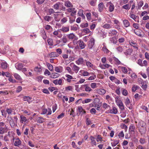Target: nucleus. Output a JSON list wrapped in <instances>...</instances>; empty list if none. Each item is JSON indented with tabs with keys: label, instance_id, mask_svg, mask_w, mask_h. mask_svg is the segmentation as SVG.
Returning <instances> with one entry per match:
<instances>
[{
	"label": "nucleus",
	"instance_id": "72a5a7b5",
	"mask_svg": "<svg viewBox=\"0 0 149 149\" xmlns=\"http://www.w3.org/2000/svg\"><path fill=\"white\" fill-rule=\"evenodd\" d=\"M78 25L77 24H76L73 26H71L70 27L72 30L75 31L78 29Z\"/></svg>",
	"mask_w": 149,
	"mask_h": 149
},
{
	"label": "nucleus",
	"instance_id": "338daca9",
	"mask_svg": "<svg viewBox=\"0 0 149 149\" xmlns=\"http://www.w3.org/2000/svg\"><path fill=\"white\" fill-rule=\"evenodd\" d=\"M55 70L57 72L60 73L62 71L61 69L58 67H55Z\"/></svg>",
	"mask_w": 149,
	"mask_h": 149
},
{
	"label": "nucleus",
	"instance_id": "1a4fd4ad",
	"mask_svg": "<svg viewBox=\"0 0 149 149\" xmlns=\"http://www.w3.org/2000/svg\"><path fill=\"white\" fill-rule=\"evenodd\" d=\"M53 82L55 85H61L62 84V80L61 79H59L58 80V79H56L53 81Z\"/></svg>",
	"mask_w": 149,
	"mask_h": 149
},
{
	"label": "nucleus",
	"instance_id": "7ed1b4c3",
	"mask_svg": "<svg viewBox=\"0 0 149 149\" xmlns=\"http://www.w3.org/2000/svg\"><path fill=\"white\" fill-rule=\"evenodd\" d=\"M95 40L93 38H91L90 39L88 44V46L89 49L92 48L95 44Z\"/></svg>",
	"mask_w": 149,
	"mask_h": 149
},
{
	"label": "nucleus",
	"instance_id": "393cba45",
	"mask_svg": "<svg viewBox=\"0 0 149 149\" xmlns=\"http://www.w3.org/2000/svg\"><path fill=\"white\" fill-rule=\"evenodd\" d=\"M123 22L124 25L125 27H127L130 26V23L127 20H124L123 21Z\"/></svg>",
	"mask_w": 149,
	"mask_h": 149
},
{
	"label": "nucleus",
	"instance_id": "603ef678",
	"mask_svg": "<svg viewBox=\"0 0 149 149\" xmlns=\"http://www.w3.org/2000/svg\"><path fill=\"white\" fill-rule=\"evenodd\" d=\"M86 123L87 125H88L92 124L91 120L88 118H87L86 120Z\"/></svg>",
	"mask_w": 149,
	"mask_h": 149
},
{
	"label": "nucleus",
	"instance_id": "8fccbe9b",
	"mask_svg": "<svg viewBox=\"0 0 149 149\" xmlns=\"http://www.w3.org/2000/svg\"><path fill=\"white\" fill-rule=\"evenodd\" d=\"M47 42L49 45H53V40L52 39L49 38L47 40Z\"/></svg>",
	"mask_w": 149,
	"mask_h": 149
},
{
	"label": "nucleus",
	"instance_id": "e2e57ef3",
	"mask_svg": "<svg viewBox=\"0 0 149 149\" xmlns=\"http://www.w3.org/2000/svg\"><path fill=\"white\" fill-rule=\"evenodd\" d=\"M66 69L68 71V72L70 74H72L73 72H72L71 68L69 67H66Z\"/></svg>",
	"mask_w": 149,
	"mask_h": 149
},
{
	"label": "nucleus",
	"instance_id": "49530a36",
	"mask_svg": "<svg viewBox=\"0 0 149 149\" xmlns=\"http://www.w3.org/2000/svg\"><path fill=\"white\" fill-rule=\"evenodd\" d=\"M47 65L48 68L49 69L50 71H52L53 70V66L51 64L49 63H47Z\"/></svg>",
	"mask_w": 149,
	"mask_h": 149
},
{
	"label": "nucleus",
	"instance_id": "b1692460",
	"mask_svg": "<svg viewBox=\"0 0 149 149\" xmlns=\"http://www.w3.org/2000/svg\"><path fill=\"white\" fill-rule=\"evenodd\" d=\"M45 119L42 117H39L37 119V122L39 123H41L45 121Z\"/></svg>",
	"mask_w": 149,
	"mask_h": 149
},
{
	"label": "nucleus",
	"instance_id": "f3484780",
	"mask_svg": "<svg viewBox=\"0 0 149 149\" xmlns=\"http://www.w3.org/2000/svg\"><path fill=\"white\" fill-rule=\"evenodd\" d=\"M49 57L50 58L57 57L58 56V55L56 52H53L49 54Z\"/></svg>",
	"mask_w": 149,
	"mask_h": 149
},
{
	"label": "nucleus",
	"instance_id": "dca6fc26",
	"mask_svg": "<svg viewBox=\"0 0 149 149\" xmlns=\"http://www.w3.org/2000/svg\"><path fill=\"white\" fill-rule=\"evenodd\" d=\"M43 18L45 21L49 22L52 20L53 17L49 16L46 15L43 17Z\"/></svg>",
	"mask_w": 149,
	"mask_h": 149
},
{
	"label": "nucleus",
	"instance_id": "20e7f679",
	"mask_svg": "<svg viewBox=\"0 0 149 149\" xmlns=\"http://www.w3.org/2000/svg\"><path fill=\"white\" fill-rule=\"evenodd\" d=\"M70 65L71 66H72V68L73 70L76 73H77L79 70V68L74 64L73 63H72Z\"/></svg>",
	"mask_w": 149,
	"mask_h": 149
},
{
	"label": "nucleus",
	"instance_id": "5701e85b",
	"mask_svg": "<svg viewBox=\"0 0 149 149\" xmlns=\"http://www.w3.org/2000/svg\"><path fill=\"white\" fill-rule=\"evenodd\" d=\"M112 26L111 24L106 23L103 25L102 27L106 29H110L112 28Z\"/></svg>",
	"mask_w": 149,
	"mask_h": 149
},
{
	"label": "nucleus",
	"instance_id": "c756f323",
	"mask_svg": "<svg viewBox=\"0 0 149 149\" xmlns=\"http://www.w3.org/2000/svg\"><path fill=\"white\" fill-rule=\"evenodd\" d=\"M7 63L6 62H3L1 64V67L3 69H5L7 67Z\"/></svg>",
	"mask_w": 149,
	"mask_h": 149
},
{
	"label": "nucleus",
	"instance_id": "f257e3e1",
	"mask_svg": "<svg viewBox=\"0 0 149 149\" xmlns=\"http://www.w3.org/2000/svg\"><path fill=\"white\" fill-rule=\"evenodd\" d=\"M53 8L56 10H60L64 11L65 10V7H64L63 5H61L60 2H58L55 4L53 6Z\"/></svg>",
	"mask_w": 149,
	"mask_h": 149
},
{
	"label": "nucleus",
	"instance_id": "13d9d810",
	"mask_svg": "<svg viewBox=\"0 0 149 149\" xmlns=\"http://www.w3.org/2000/svg\"><path fill=\"white\" fill-rule=\"evenodd\" d=\"M61 40L64 43H66L68 41L67 39L66 38V36H63Z\"/></svg>",
	"mask_w": 149,
	"mask_h": 149
},
{
	"label": "nucleus",
	"instance_id": "e433bc0d",
	"mask_svg": "<svg viewBox=\"0 0 149 149\" xmlns=\"http://www.w3.org/2000/svg\"><path fill=\"white\" fill-rule=\"evenodd\" d=\"M78 14L79 15L81 16L83 19L85 18V16L83 13V10H80L78 12Z\"/></svg>",
	"mask_w": 149,
	"mask_h": 149
},
{
	"label": "nucleus",
	"instance_id": "0e129e2a",
	"mask_svg": "<svg viewBox=\"0 0 149 149\" xmlns=\"http://www.w3.org/2000/svg\"><path fill=\"white\" fill-rule=\"evenodd\" d=\"M130 16L131 18H132L134 20L136 19V17H138V16H136L134 14H130Z\"/></svg>",
	"mask_w": 149,
	"mask_h": 149
},
{
	"label": "nucleus",
	"instance_id": "aec40b11",
	"mask_svg": "<svg viewBox=\"0 0 149 149\" xmlns=\"http://www.w3.org/2000/svg\"><path fill=\"white\" fill-rule=\"evenodd\" d=\"M68 38L70 39H72L74 38H76V36L73 33H70L67 35Z\"/></svg>",
	"mask_w": 149,
	"mask_h": 149
},
{
	"label": "nucleus",
	"instance_id": "a19ab883",
	"mask_svg": "<svg viewBox=\"0 0 149 149\" xmlns=\"http://www.w3.org/2000/svg\"><path fill=\"white\" fill-rule=\"evenodd\" d=\"M85 87V90L86 91H90L92 90L91 88L88 85L85 84L84 85Z\"/></svg>",
	"mask_w": 149,
	"mask_h": 149
},
{
	"label": "nucleus",
	"instance_id": "0eeeda50",
	"mask_svg": "<svg viewBox=\"0 0 149 149\" xmlns=\"http://www.w3.org/2000/svg\"><path fill=\"white\" fill-rule=\"evenodd\" d=\"M117 33V31L115 30H111L109 31V36L116 35Z\"/></svg>",
	"mask_w": 149,
	"mask_h": 149
},
{
	"label": "nucleus",
	"instance_id": "ddd939ff",
	"mask_svg": "<svg viewBox=\"0 0 149 149\" xmlns=\"http://www.w3.org/2000/svg\"><path fill=\"white\" fill-rule=\"evenodd\" d=\"M60 74H59L57 73L54 72L51 74L50 77L54 79L57 78L59 76Z\"/></svg>",
	"mask_w": 149,
	"mask_h": 149
},
{
	"label": "nucleus",
	"instance_id": "2eb2a0df",
	"mask_svg": "<svg viewBox=\"0 0 149 149\" xmlns=\"http://www.w3.org/2000/svg\"><path fill=\"white\" fill-rule=\"evenodd\" d=\"M20 121L21 123H23V122L26 123L27 121V120L26 117L23 115H21L20 116Z\"/></svg>",
	"mask_w": 149,
	"mask_h": 149
},
{
	"label": "nucleus",
	"instance_id": "5fc2aeb1",
	"mask_svg": "<svg viewBox=\"0 0 149 149\" xmlns=\"http://www.w3.org/2000/svg\"><path fill=\"white\" fill-rule=\"evenodd\" d=\"M9 137H10V136L9 134L8 135L4 136L3 139L4 140L6 141H9Z\"/></svg>",
	"mask_w": 149,
	"mask_h": 149
},
{
	"label": "nucleus",
	"instance_id": "774afa93",
	"mask_svg": "<svg viewBox=\"0 0 149 149\" xmlns=\"http://www.w3.org/2000/svg\"><path fill=\"white\" fill-rule=\"evenodd\" d=\"M102 50L104 53H107L109 52V51L105 47H104L102 48Z\"/></svg>",
	"mask_w": 149,
	"mask_h": 149
},
{
	"label": "nucleus",
	"instance_id": "052dcab7",
	"mask_svg": "<svg viewBox=\"0 0 149 149\" xmlns=\"http://www.w3.org/2000/svg\"><path fill=\"white\" fill-rule=\"evenodd\" d=\"M123 8L126 10L129 9L130 8V6L128 4H126L123 6Z\"/></svg>",
	"mask_w": 149,
	"mask_h": 149
},
{
	"label": "nucleus",
	"instance_id": "de8ad7c7",
	"mask_svg": "<svg viewBox=\"0 0 149 149\" xmlns=\"http://www.w3.org/2000/svg\"><path fill=\"white\" fill-rule=\"evenodd\" d=\"M67 11L69 13H71L76 11L75 10V8L72 7L71 8L67 9Z\"/></svg>",
	"mask_w": 149,
	"mask_h": 149
},
{
	"label": "nucleus",
	"instance_id": "f704fd0d",
	"mask_svg": "<svg viewBox=\"0 0 149 149\" xmlns=\"http://www.w3.org/2000/svg\"><path fill=\"white\" fill-rule=\"evenodd\" d=\"M32 98L29 96H24L23 97L24 101L28 102L29 103H30V100Z\"/></svg>",
	"mask_w": 149,
	"mask_h": 149
},
{
	"label": "nucleus",
	"instance_id": "680f3d73",
	"mask_svg": "<svg viewBox=\"0 0 149 149\" xmlns=\"http://www.w3.org/2000/svg\"><path fill=\"white\" fill-rule=\"evenodd\" d=\"M10 124L12 127H13L15 126V123L13 120L11 119L10 122Z\"/></svg>",
	"mask_w": 149,
	"mask_h": 149
},
{
	"label": "nucleus",
	"instance_id": "a211bd4d",
	"mask_svg": "<svg viewBox=\"0 0 149 149\" xmlns=\"http://www.w3.org/2000/svg\"><path fill=\"white\" fill-rule=\"evenodd\" d=\"M60 30L62 31L63 32H66L68 31L69 30V27H65L63 26Z\"/></svg>",
	"mask_w": 149,
	"mask_h": 149
},
{
	"label": "nucleus",
	"instance_id": "412c9836",
	"mask_svg": "<svg viewBox=\"0 0 149 149\" xmlns=\"http://www.w3.org/2000/svg\"><path fill=\"white\" fill-rule=\"evenodd\" d=\"M65 6L67 7H73V5L72 3L69 1H65Z\"/></svg>",
	"mask_w": 149,
	"mask_h": 149
},
{
	"label": "nucleus",
	"instance_id": "bb28decb",
	"mask_svg": "<svg viewBox=\"0 0 149 149\" xmlns=\"http://www.w3.org/2000/svg\"><path fill=\"white\" fill-rule=\"evenodd\" d=\"M143 1H140L138 3L137 6H136V8H137V9H140L141 7L143 6Z\"/></svg>",
	"mask_w": 149,
	"mask_h": 149
},
{
	"label": "nucleus",
	"instance_id": "a18cd8bd",
	"mask_svg": "<svg viewBox=\"0 0 149 149\" xmlns=\"http://www.w3.org/2000/svg\"><path fill=\"white\" fill-rule=\"evenodd\" d=\"M122 93L124 95L126 96L127 95L128 93L127 90L123 88L122 89Z\"/></svg>",
	"mask_w": 149,
	"mask_h": 149
},
{
	"label": "nucleus",
	"instance_id": "58836bf2",
	"mask_svg": "<svg viewBox=\"0 0 149 149\" xmlns=\"http://www.w3.org/2000/svg\"><path fill=\"white\" fill-rule=\"evenodd\" d=\"M119 142V140H114L111 143V145L113 147L115 146L118 144Z\"/></svg>",
	"mask_w": 149,
	"mask_h": 149
},
{
	"label": "nucleus",
	"instance_id": "9b49d317",
	"mask_svg": "<svg viewBox=\"0 0 149 149\" xmlns=\"http://www.w3.org/2000/svg\"><path fill=\"white\" fill-rule=\"evenodd\" d=\"M108 4L109 5V11L110 12L113 11L114 9V6L113 4L111 3V2H110L108 3Z\"/></svg>",
	"mask_w": 149,
	"mask_h": 149
},
{
	"label": "nucleus",
	"instance_id": "6e6d98bb",
	"mask_svg": "<svg viewBox=\"0 0 149 149\" xmlns=\"http://www.w3.org/2000/svg\"><path fill=\"white\" fill-rule=\"evenodd\" d=\"M115 100L116 102L118 105H119V104H120V103L122 102L121 100H118V97H116Z\"/></svg>",
	"mask_w": 149,
	"mask_h": 149
},
{
	"label": "nucleus",
	"instance_id": "7c9ffc66",
	"mask_svg": "<svg viewBox=\"0 0 149 149\" xmlns=\"http://www.w3.org/2000/svg\"><path fill=\"white\" fill-rule=\"evenodd\" d=\"M110 39L111 42L112 43H113V44L116 43V42L117 41L116 37L115 36L111 38Z\"/></svg>",
	"mask_w": 149,
	"mask_h": 149
},
{
	"label": "nucleus",
	"instance_id": "864d4df0",
	"mask_svg": "<svg viewBox=\"0 0 149 149\" xmlns=\"http://www.w3.org/2000/svg\"><path fill=\"white\" fill-rule=\"evenodd\" d=\"M88 26V23H83L81 24L80 25V27L83 28L87 27Z\"/></svg>",
	"mask_w": 149,
	"mask_h": 149
},
{
	"label": "nucleus",
	"instance_id": "6e6552de",
	"mask_svg": "<svg viewBox=\"0 0 149 149\" xmlns=\"http://www.w3.org/2000/svg\"><path fill=\"white\" fill-rule=\"evenodd\" d=\"M142 31L140 30L135 29L134 30V33L140 37H143V35L141 34Z\"/></svg>",
	"mask_w": 149,
	"mask_h": 149
},
{
	"label": "nucleus",
	"instance_id": "4c0bfd02",
	"mask_svg": "<svg viewBox=\"0 0 149 149\" xmlns=\"http://www.w3.org/2000/svg\"><path fill=\"white\" fill-rule=\"evenodd\" d=\"M48 12L49 15H51L52 14H53L54 13H58V12H55L54 9L52 8H50L48 9Z\"/></svg>",
	"mask_w": 149,
	"mask_h": 149
},
{
	"label": "nucleus",
	"instance_id": "ea45409f",
	"mask_svg": "<svg viewBox=\"0 0 149 149\" xmlns=\"http://www.w3.org/2000/svg\"><path fill=\"white\" fill-rule=\"evenodd\" d=\"M130 43L131 45L132 46L134 47H135V49L136 50H137L138 49V48L136 47L137 45L136 43L134 42H130Z\"/></svg>",
	"mask_w": 149,
	"mask_h": 149
},
{
	"label": "nucleus",
	"instance_id": "f03ea898",
	"mask_svg": "<svg viewBox=\"0 0 149 149\" xmlns=\"http://www.w3.org/2000/svg\"><path fill=\"white\" fill-rule=\"evenodd\" d=\"M78 44L79 45L75 47L76 49L79 48V47L81 49H83L85 47V46H86V45L85 44L84 42L82 40H79L78 41Z\"/></svg>",
	"mask_w": 149,
	"mask_h": 149
},
{
	"label": "nucleus",
	"instance_id": "39448f33",
	"mask_svg": "<svg viewBox=\"0 0 149 149\" xmlns=\"http://www.w3.org/2000/svg\"><path fill=\"white\" fill-rule=\"evenodd\" d=\"M97 93L100 95L104 94L106 93L105 90L104 89L98 88L97 89Z\"/></svg>",
	"mask_w": 149,
	"mask_h": 149
},
{
	"label": "nucleus",
	"instance_id": "09e8293b",
	"mask_svg": "<svg viewBox=\"0 0 149 149\" xmlns=\"http://www.w3.org/2000/svg\"><path fill=\"white\" fill-rule=\"evenodd\" d=\"M86 65L88 68H92L93 66V64L89 61L86 62Z\"/></svg>",
	"mask_w": 149,
	"mask_h": 149
},
{
	"label": "nucleus",
	"instance_id": "37998d69",
	"mask_svg": "<svg viewBox=\"0 0 149 149\" xmlns=\"http://www.w3.org/2000/svg\"><path fill=\"white\" fill-rule=\"evenodd\" d=\"M118 106L120 109H121V111H123L124 110V107L123 102L122 103H120V104H119V105H118Z\"/></svg>",
	"mask_w": 149,
	"mask_h": 149
},
{
	"label": "nucleus",
	"instance_id": "6ab92c4d",
	"mask_svg": "<svg viewBox=\"0 0 149 149\" xmlns=\"http://www.w3.org/2000/svg\"><path fill=\"white\" fill-rule=\"evenodd\" d=\"M84 62V59L82 58H80L76 61V63L78 65H81L83 64Z\"/></svg>",
	"mask_w": 149,
	"mask_h": 149
},
{
	"label": "nucleus",
	"instance_id": "423d86ee",
	"mask_svg": "<svg viewBox=\"0 0 149 149\" xmlns=\"http://www.w3.org/2000/svg\"><path fill=\"white\" fill-rule=\"evenodd\" d=\"M23 64L22 63H18L15 64V67L17 69L21 70L23 67Z\"/></svg>",
	"mask_w": 149,
	"mask_h": 149
},
{
	"label": "nucleus",
	"instance_id": "79ce46f5",
	"mask_svg": "<svg viewBox=\"0 0 149 149\" xmlns=\"http://www.w3.org/2000/svg\"><path fill=\"white\" fill-rule=\"evenodd\" d=\"M129 130L131 132H134L135 130V126L131 125L130 126Z\"/></svg>",
	"mask_w": 149,
	"mask_h": 149
},
{
	"label": "nucleus",
	"instance_id": "cd10ccee",
	"mask_svg": "<svg viewBox=\"0 0 149 149\" xmlns=\"http://www.w3.org/2000/svg\"><path fill=\"white\" fill-rule=\"evenodd\" d=\"M14 76L15 78L16 79L19 81L22 80V78L18 74L15 73L14 74Z\"/></svg>",
	"mask_w": 149,
	"mask_h": 149
},
{
	"label": "nucleus",
	"instance_id": "f8f14e48",
	"mask_svg": "<svg viewBox=\"0 0 149 149\" xmlns=\"http://www.w3.org/2000/svg\"><path fill=\"white\" fill-rule=\"evenodd\" d=\"M78 110L80 113H82L81 115L83 114H86V111L84 110L83 108L81 106H79L78 107Z\"/></svg>",
	"mask_w": 149,
	"mask_h": 149
},
{
	"label": "nucleus",
	"instance_id": "4468645a",
	"mask_svg": "<svg viewBox=\"0 0 149 149\" xmlns=\"http://www.w3.org/2000/svg\"><path fill=\"white\" fill-rule=\"evenodd\" d=\"M65 76L67 77L66 80L68 82H70L71 81V79H74L73 77L70 75L66 74L65 75Z\"/></svg>",
	"mask_w": 149,
	"mask_h": 149
},
{
	"label": "nucleus",
	"instance_id": "4d7b16f0",
	"mask_svg": "<svg viewBox=\"0 0 149 149\" xmlns=\"http://www.w3.org/2000/svg\"><path fill=\"white\" fill-rule=\"evenodd\" d=\"M41 35L43 39H45L46 38L47 36L45 31H44L42 32Z\"/></svg>",
	"mask_w": 149,
	"mask_h": 149
},
{
	"label": "nucleus",
	"instance_id": "c03bdc74",
	"mask_svg": "<svg viewBox=\"0 0 149 149\" xmlns=\"http://www.w3.org/2000/svg\"><path fill=\"white\" fill-rule=\"evenodd\" d=\"M87 19L88 20H90L91 19V14L90 13H87L86 14Z\"/></svg>",
	"mask_w": 149,
	"mask_h": 149
},
{
	"label": "nucleus",
	"instance_id": "c9c22d12",
	"mask_svg": "<svg viewBox=\"0 0 149 149\" xmlns=\"http://www.w3.org/2000/svg\"><path fill=\"white\" fill-rule=\"evenodd\" d=\"M90 138H91V144L92 145V144H93L94 145H95V146L96 145V144H97L96 143V142L95 141V140H94V139H95L94 137L92 136H91L90 137Z\"/></svg>",
	"mask_w": 149,
	"mask_h": 149
},
{
	"label": "nucleus",
	"instance_id": "473e14b6",
	"mask_svg": "<svg viewBox=\"0 0 149 149\" xmlns=\"http://www.w3.org/2000/svg\"><path fill=\"white\" fill-rule=\"evenodd\" d=\"M13 109H12L11 108H7L6 109V111L8 115H10L12 114L13 111Z\"/></svg>",
	"mask_w": 149,
	"mask_h": 149
},
{
	"label": "nucleus",
	"instance_id": "a878e982",
	"mask_svg": "<svg viewBox=\"0 0 149 149\" xmlns=\"http://www.w3.org/2000/svg\"><path fill=\"white\" fill-rule=\"evenodd\" d=\"M133 52V50L129 49L127 50L124 53L125 55H130Z\"/></svg>",
	"mask_w": 149,
	"mask_h": 149
},
{
	"label": "nucleus",
	"instance_id": "9d476101",
	"mask_svg": "<svg viewBox=\"0 0 149 149\" xmlns=\"http://www.w3.org/2000/svg\"><path fill=\"white\" fill-rule=\"evenodd\" d=\"M21 141L18 138L16 139V141L14 143V145L16 146H19L21 144Z\"/></svg>",
	"mask_w": 149,
	"mask_h": 149
},
{
	"label": "nucleus",
	"instance_id": "c85d7f7f",
	"mask_svg": "<svg viewBox=\"0 0 149 149\" xmlns=\"http://www.w3.org/2000/svg\"><path fill=\"white\" fill-rule=\"evenodd\" d=\"M118 112V111L116 108L115 107H113L112 110H110V113H113L114 114H116Z\"/></svg>",
	"mask_w": 149,
	"mask_h": 149
},
{
	"label": "nucleus",
	"instance_id": "3c124183",
	"mask_svg": "<svg viewBox=\"0 0 149 149\" xmlns=\"http://www.w3.org/2000/svg\"><path fill=\"white\" fill-rule=\"evenodd\" d=\"M68 21L67 18L66 17H63L61 20V22L62 24H64Z\"/></svg>",
	"mask_w": 149,
	"mask_h": 149
},
{
	"label": "nucleus",
	"instance_id": "bf43d9fd",
	"mask_svg": "<svg viewBox=\"0 0 149 149\" xmlns=\"http://www.w3.org/2000/svg\"><path fill=\"white\" fill-rule=\"evenodd\" d=\"M5 131V128L3 127H1L0 128V134H3Z\"/></svg>",
	"mask_w": 149,
	"mask_h": 149
},
{
	"label": "nucleus",
	"instance_id": "69168bd1",
	"mask_svg": "<svg viewBox=\"0 0 149 149\" xmlns=\"http://www.w3.org/2000/svg\"><path fill=\"white\" fill-rule=\"evenodd\" d=\"M117 50L120 52H122L123 51V49L122 47L119 46L116 48Z\"/></svg>",
	"mask_w": 149,
	"mask_h": 149
},
{
	"label": "nucleus",
	"instance_id": "4be33fe9",
	"mask_svg": "<svg viewBox=\"0 0 149 149\" xmlns=\"http://www.w3.org/2000/svg\"><path fill=\"white\" fill-rule=\"evenodd\" d=\"M125 105L127 107H128L130 109L131 108H130V107H128V106L129 105V104L130 103V100L128 97H126L125 99Z\"/></svg>",
	"mask_w": 149,
	"mask_h": 149
},
{
	"label": "nucleus",
	"instance_id": "2f4dec72",
	"mask_svg": "<svg viewBox=\"0 0 149 149\" xmlns=\"http://www.w3.org/2000/svg\"><path fill=\"white\" fill-rule=\"evenodd\" d=\"M103 3H100L99 4L98 7L99 10L100 12H101L102 11L103 9Z\"/></svg>",
	"mask_w": 149,
	"mask_h": 149
}]
</instances>
